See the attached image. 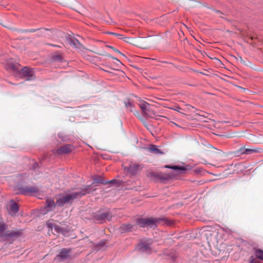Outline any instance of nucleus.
<instances>
[{
	"instance_id": "nucleus-28",
	"label": "nucleus",
	"mask_w": 263,
	"mask_h": 263,
	"mask_svg": "<svg viewBox=\"0 0 263 263\" xmlns=\"http://www.w3.org/2000/svg\"><path fill=\"white\" fill-rule=\"evenodd\" d=\"M109 47L112 49L115 52L118 53L122 55H124L123 54H122L118 49H116V48L111 46H109Z\"/></svg>"
},
{
	"instance_id": "nucleus-3",
	"label": "nucleus",
	"mask_w": 263,
	"mask_h": 263,
	"mask_svg": "<svg viewBox=\"0 0 263 263\" xmlns=\"http://www.w3.org/2000/svg\"><path fill=\"white\" fill-rule=\"evenodd\" d=\"M166 220L160 218L149 217L146 218H137L136 223L142 228H156L158 224L162 223Z\"/></svg>"
},
{
	"instance_id": "nucleus-21",
	"label": "nucleus",
	"mask_w": 263,
	"mask_h": 263,
	"mask_svg": "<svg viewBox=\"0 0 263 263\" xmlns=\"http://www.w3.org/2000/svg\"><path fill=\"white\" fill-rule=\"evenodd\" d=\"M108 215V214L107 213H103L99 214L97 216V217L99 219L103 220L105 218H107Z\"/></svg>"
},
{
	"instance_id": "nucleus-34",
	"label": "nucleus",
	"mask_w": 263,
	"mask_h": 263,
	"mask_svg": "<svg viewBox=\"0 0 263 263\" xmlns=\"http://www.w3.org/2000/svg\"><path fill=\"white\" fill-rule=\"evenodd\" d=\"M115 181V180H112L109 181V182L110 183H113V182H114Z\"/></svg>"
},
{
	"instance_id": "nucleus-10",
	"label": "nucleus",
	"mask_w": 263,
	"mask_h": 263,
	"mask_svg": "<svg viewBox=\"0 0 263 263\" xmlns=\"http://www.w3.org/2000/svg\"><path fill=\"white\" fill-rule=\"evenodd\" d=\"M8 210L11 215H15L18 210V205L13 201H11L9 205Z\"/></svg>"
},
{
	"instance_id": "nucleus-33",
	"label": "nucleus",
	"mask_w": 263,
	"mask_h": 263,
	"mask_svg": "<svg viewBox=\"0 0 263 263\" xmlns=\"http://www.w3.org/2000/svg\"><path fill=\"white\" fill-rule=\"evenodd\" d=\"M239 60H240V61L241 62V63H244V61L243 60H242V58L241 57H239Z\"/></svg>"
},
{
	"instance_id": "nucleus-13",
	"label": "nucleus",
	"mask_w": 263,
	"mask_h": 263,
	"mask_svg": "<svg viewBox=\"0 0 263 263\" xmlns=\"http://www.w3.org/2000/svg\"><path fill=\"white\" fill-rule=\"evenodd\" d=\"M149 151L155 155H162L164 154L160 149H159L156 145H151L148 148Z\"/></svg>"
},
{
	"instance_id": "nucleus-18",
	"label": "nucleus",
	"mask_w": 263,
	"mask_h": 263,
	"mask_svg": "<svg viewBox=\"0 0 263 263\" xmlns=\"http://www.w3.org/2000/svg\"><path fill=\"white\" fill-rule=\"evenodd\" d=\"M125 105L127 109H129L130 111H134V106L132 102L127 100L124 102Z\"/></svg>"
},
{
	"instance_id": "nucleus-32",
	"label": "nucleus",
	"mask_w": 263,
	"mask_h": 263,
	"mask_svg": "<svg viewBox=\"0 0 263 263\" xmlns=\"http://www.w3.org/2000/svg\"><path fill=\"white\" fill-rule=\"evenodd\" d=\"M147 39H145V38H142L141 39V42L144 43H147Z\"/></svg>"
},
{
	"instance_id": "nucleus-23",
	"label": "nucleus",
	"mask_w": 263,
	"mask_h": 263,
	"mask_svg": "<svg viewBox=\"0 0 263 263\" xmlns=\"http://www.w3.org/2000/svg\"><path fill=\"white\" fill-rule=\"evenodd\" d=\"M38 29H27V30H18V32L21 33H26V32H34L36 31Z\"/></svg>"
},
{
	"instance_id": "nucleus-27",
	"label": "nucleus",
	"mask_w": 263,
	"mask_h": 263,
	"mask_svg": "<svg viewBox=\"0 0 263 263\" xmlns=\"http://www.w3.org/2000/svg\"><path fill=\"white\" fill-rule=\"evenodd\" d=\"M171 109L176 110L179 112H181V110H182V109L179 106H176L174 107L171 108Z\"/></svg>"
},
{
	"instance_id": "nucleus-35",
	"label": "nucleus",
	"mask_w": 263,
	"mask_h": 263,
	"mask_svg": "<svg viewBox=\"0 0 263 263\" xmlns=\"http://www.w3.org/2000/svg\"><path fill=\"white\" fill-rule=\"evenodd\" d=\"M50 223H48V225L49 226V227H50Z\"/></svg>"
},
{
	"instance_id": "nucleus-5",
	"label": "nucleus",
	"mask_w": 263,
	"mask_h": 263,
	"mask_svg": "<svg viewBox=\"0 0 263 263\" xmlns=\"http://www.w3.org/2000/svg\"><path fill=\"white\" fill-rule=\"evenodd\" d=\"M20 193L26 195H32L39 192V189L35 186H26L20 189Z\"/></svg>"
},
{
	"instance_id": "nucleus-4",
	"label": "nucleus",
	"mask_w": 263,
	"mask_h": 263,
	"mask_svg": "<svg viewBox=\"0 0 263 263\" xmlns=\"http://www.w3.org/2000/svg\"><path fill=\"white\" fill-rule=\"evenodd\" d=\"M139 106L142 110L143 113L146 116L150 118H154L156 116V112L151 108L150 104L145 102L144 101L141 100L139 102Z\"/></svg>"
},
{
	"instance_id": "nucleus-11",
	"label": "nucleus",
	"mask_w": 263,
	"mask_h": 263,
	"mask_svg": "<svg viewBox=\"0 0 263 263\" xmlns=\"http://www.w3.org/2000/svg\"><path fill=\"white\" fill-rule=\"evenodd\" d=\"M46 204H47L45 209L47 212L53 210L57 205L56 203L54 202V200L51 199H47Z\"/></svg>"
},
{
	"instance_id": "nucleus-16",
	"label": "nucleus",
	"mask_w": 263,
	"mask_h": 263,
	"mask_svg": "<svg viewBox=\"0 0 263 263\" xmlns=\"http://www.w3.org/2000/svg\"><path fill=\"white\" fill-rule=\"evenodd\" d=\"M139 250L141 252L147 251L150 249V246L149 244H145L144 243H141L139 245Z\"/></svg>"
},
{
	"instance_id": "nucleus-12",
	"label": "nucleus",
	"mask_w": 263,
	"mask_h": 263,
	"mask_svg": "<svg viewBox=\"0 0 263 263\" xmlns=\"http://www.w3.org/2000/svg\"><path fill=\"white\" fill-rule=\"evenodd\" d=\"M67 41L70 45L73 46L75 48H79L81 46L79 41L74 37L69 36L67 38Z\"/></svg>"
},
{
	"instance_id": "nucleus-30",
	"label": "nucleus",
	"mask_w": 263,
	"mask_h": 263,
	"mask_svg": "<svg viewBox=\"0 0 263 263\" xmlns=\"http://www.w3.org/2000/svg\"><path fill=\"white\" fill-rule=\"evenodd\" d=\"M149 44L148 43V44H146L141 45V47L142 48H147L149 47Z\"/></svg>"
},
{
	"instance_id": "nucleus-2",
	"label": "nucleus",
	"mask_w": 263,
	"mask_h": 263,
	"mask_svg": "<svg viewBox=\"0 0 263 263\" xmlns=\"http://www.w3.org/2000/svg\"><path fill=\"white\" fill-rule=\"evenodd\" d=\"M164 167L173 169L176 171V173H163L162 172L156 173L154 172H151L147 174V176L152 179L166 180L169 179L174 178L177 175L187 170V168L183 166H179L177 165L172 166L166 165Z\"/></svg>"
},
{
	"instance_id": "nucleus-7",
	"label": "nucleus",
	"mask_w": 263,
	"mask_h": 263,
	"mask_svg": "<svg viewBox=\"0 0 263 263\" xmlns=\"http://www.w3.org/2000/svg\"><path fill=\"white\" fill-rule=\"evenodd\" d=\"M70 252V249L66 248L63 249L61 250L59 254L57 256L56 259L59 261L65 260L69 257Z\"/></svg>"
},
{
	"instance_id": "nucleus-6",
	"label": "nucleus",
	"mask_w": 263,
	"mask_h": 263,
	"mask_svg": "<svg viewBox=\"0 0 263 263\" xmlns=\"http://www.w3.org/2000/svg\"><path fill=\"white\" fill-rule=\"evenodd\" d=\"M141 169L142 166L136 163H131L129 166L126 168L127 171L133 175H136L138 172L141 171Z\"/></svg>"
},
{
	"instance_id": "nucleus-15",
	"label": "nucleus",
	"mask_w": 263,
	"mask_h": 263,
	"mask_svg": "<svg viewBox=\"0 0 263 263\" xmlns=\"http://www.w3.org/2000/svg\"><path fill=\"white\" fill-rule=\"evenodd\" d=\"M254 254L256 257L263 260V251L259 249L254 248Z\"/></svg>"
},
{
	"instance_id": "nucleus-22",
	"label": "nucleus",
	"mask_w": 263,
	"mask_h": 263,
	"mask_svg": "<svg viewBox=\"0 0 263 263\" xmlns=\"http://www.w3.org/2000/svg\"><path fill=\"white\" fill-rule=\"evenodd\" d=\"M7 226L3 223H0V235H2L6 230Z\"/></svg>"
},
{
	"instance_id": "nucleus-17",
	"label": "nucleus",
	"mask_w": 263,
	"mask_h": 263,
	"mask_svg": "<svg viewBox=\"0 0 263 263\" xmlns=\"http://www.w3.org/2000/svg\"><path fill=\"white\" fill-rule=\"evenodd\" d=\"M51 230L53 229L56 232L58 233L64 234V230L60 226L53 224L51 226Z\"/></svg>"
},
{
	"instance_id": "nucleus-26",
	"label": "nucleus",
	"mask_w": 263,
	"mask_h": 263,
	"mask_svg": "<svg viewBox=\"0 0 263 263\" xmlns=\"http://www.w3.org/2000/svg\"><path fill=\"white\" fill-rule=\"evenodd\" d=\"M125 42H127V43H132V41H133V39L130 38V37H123V39H122Z\"/></svg>"
},
{
	"instance_id": "nucleus-20",
	"label": "nucleus",
	"mask_w": 263,
	"mask_h": 263,
	"mask_svg": "<svg viewBox=\"0 0 263 263\" xmlns=\"http://www.w3.org/2000/svg\"><path fill=\"white\" fill-rule=\"evenodd\" d=\"M120 228L123 231H129L132 228V226L130 224H123Z\"/></svg>"
},
{
	"instance_id": "nucleus-19",
	"label": "nucleus",
	"mask_w": 263,
	"mask_h": 263,
	"mask_svg": "<svg viewBox=\"0 0 263 263\" xmlns=\"http://www.w3.org/2000/svg\"><path fill=\"white\" fill-rule=\"evenodd\" d=\"M21 232L19 231H12L11 232H8L7 233V236L9 237H14L19 236L21 235Z\"/></svg>"
},
{
	"instance_id": "nucleus-25",
	"label": "nucleus",
	"mask_w": 263,
	"mask_h": 263,
	"mask_svg": "<svg viewBox=\"0 0 263 263\" xmlns=\"http://www.w3.org/2000/svg\"><path fill=\"white\" fill-rule=\"evenodd\" d=\"M94 182L98 183H102V184L107 183V182H104L102 179H97V178H95L94 179Z\"/></svg>"
},
{
	"instance_id": "nucleus-31",
	"label": "nucleus",
	"mask_w": 263,
	"mask_h": 263,
	"mask_svg": "<svg viewBox=\"0 0 263 263\" xmlns=\"http://www.w3.org/2000/svg\"><path fill=\"white\" fill-rule=\"evenodd\" d=\"M133 112H134V115L136 116H139V112L138 111H137V110L134 109V111Z\"/></svg>"
},
{
	"instance_id": "nucleus-24",
	"label": "nucleus",
	"mask_w": 263,
	"mask_h": 263,
	"mask_svg": "<svg viewBox=\"0 0 263 263\" xmlns=\"http://www.w3.org/2000/svg\"><path fill=\"white\" fill-rule=\"evenodd\" d=\"M250 263H261L260 261L257 260L253 256H252L249 259Z\"/></svg>"
},
{
	"instance_id": "nucleus-29",
	"label": "nucleus",
	"mask_w": 263,
	"mask_h": 263,
	"mask_svg": "<svg viewBox=\"0 0 263 263\" xmlns=\"http://www.w3.org/2000/svg\"><path fill=\"white\" fill-rule=\"evenodd\" d=\"M110 34L117 36L119 39H123L122 35H121V34L116 33H113V32L110 33Z\"/></svg>"
},
{
	"instance_id": "nucleus-9",
	"label": "nucleus",
	"mask_w": 263,
	"mask_h": 263,
	"mask_svg": "<svg viewBox=\"0 0 263 263\" xmlns=\"http://www.w3.org/2000/svg\"><path fill=\"white\" fill-rule=\"evenodd\" d=\"M72 151V146L69 144L65 145L57 150V153L59 155L66 154Z\"/></svg>"
},
{
	"instance_id": "nucleus-1",
	"label": "nucleus",
	"mask_w": 263,
	"mask_h": 263,
	"mask_svg": "<svg viewBox=\"0 0 263 263\" xmlns=\"http://www.w3.org/2000/svg\"><path fill=\"white\" fill-rule=\"evenodd\" d=\"M90 186L81 189L77 192H68L60 194L57 196L56 204L59 206H63L65 204H71L74 199L81 198L82 196L89 193Z\"/></svg>"
},
{
	"instance_id": "nucleus-8",
	"label": "nucleus",
	"mask_w": 263,
	"mask_h": 263,
	"mask_svg": "<svg viewBox=\"0 0 263 263\" xmlns=\"http://www.w3.org/2000/svg\"><path fill=\"white\" fill-rule=\"evenodd\" d=\"M22 74L24 77L28 78L27 79L28 80H31L34 77V72L32 69L27 67H24L22 70Z\"/></svg>"
},
{
	"instance_id": "nucleus-14",
	"label": "nucleus",
	"mask_w": 263,
	"mask_h": 263,
	"mask_svg": "<svg viewBox=\"0 0 263 263\" xmlns=\"http://www.w3.org/2000/svg\"><path fill=\"white\" fill-rule=\"evenodd\" d=\"M261 150V148H246L244 151L242 152V154H252L254 153H258L260 152Z\"/></svg>"
}]
</instances>
